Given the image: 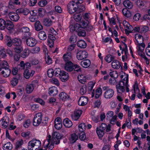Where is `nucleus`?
<instances>
[{
  "label": "nucleus",
  "instance_id": "bb28decb",
  "mask_svg": "<svg viewBox=\"0 0 150 150\" xmlns=\"http://www.w3.org/2000/svg\"><path fill=\"white\" fill-rule=\"evenodd\" d=\"M34 73L35 71H31L30 72L29 70L26 69L24 72L23 76L25 78L28 79L30 76H33Z\"/></svg>",
  "mask_w": 150,
  "mask_h": 150
},
{
  "label": "nucleus",
  "instance_id": "7c9ffc66",
  "mask_svg": "<svg viewBox=\"0 0 150 150\" xmlns=\"http://www.w3.org/2000/svg\"><path fill=\"white\" fill-rule=\"evenodd\" d=\"M91 62L90 60L86 59L81 61V64L84 68H88L91 65Z\"/></svg>",
  "mask_w": 150,
  "mask_h": 150
},
{
  "label": "nucleus",
  "instance_id": "72a5a7b5",
  "mask_svg": "<svg viewBox=\"0 0 150 150\" xmlns=\"http://www.w3.org/2000/svg\"><path fill=\"white\" fill-rule=\"evenodd\" d=\"M78 79L80 83H84L86 81L88 78L84 75H81L78 76Z\"/></svg>",
  "mask_w": 150,
  "mask_h": 150
},
{
  "label": "nucleus",
  "instance_id": "e2e57ef3",
  "mask_svg": "<svg viewBox=\"0 0 150 150\" xmlns=\"http://www.w3.org/2000/svg\"><path fill=\"white\" fill-rule=\"evenodd\" d=\"M18 83V79L16 78H13L11 81V83L13 87L15 86Z\"/></svg>",
  "mask_w": 150,
  "mask_h": 150
},
{
  "label": "nucleus",
  "instance_id": "13d9d810",
  "mask_svg": "<svg viewBox=\"0 0 150 150\" xmlns=\"http://www.w3.org/2000/svg\"><path fill=\"white\" fill-rule=\"evenodd\" d=\"M43 23L45 25L49 26L52 25V22L50 19L46 18L44 20Z\"/></svg>",
  "mask_w": 150,
  "mask_h": 150
},
{
  "label": "nucleus",
  "instance_id": "20e7f679",
  "mask_svg": "<svg viewBox=\"0 0 150 150\" xmlns=\"http://www.w3.org/2000/svg\"><path fill=\"white\" fill-rule=\"evenodd\" d=\"M77 1L74 0L70 2L67 6L68 11L70 13L72 14L77 11Z\"/></svg>",
  "mask_w": 150,
  "mask_h": 150
},
{
  "label": "nucleus",
  "instance_id": "8fccbe9b",
  "mask_svg": "<svg viewBox=\"0 0 150 150\" xmlns=\"http://www.w3.org/2000/svg\"><path fill=\"white\" fill-rule=\"evenodd\" d=\"M5 50V49L3 47H0V56L3 58L7 57Z\"/></svg>",
  "mask_w": 150,
  "mask_h": 150
},
{
  "label": "nucleus",
  "instance_id": "a19ab883",
  "mask_svg": "<svg viewBox=\"0 0 150 150\" xmlns=\"http://www.w3.org/2000/svg\"><path fill=\"white\" fill-rule=\"evenodd\" d=\"M34 88V86L33 84H29L27 85L26 87V92L28 93H30L33 91Z\"/></svg>",
  "mask_w": 150,
  "mask_h": 150
},
{
  "label": "nucleus",
  "instance_id": "f03ea898",
  "mask_svg": "<svg viewBox=\"0 0 150 150\" xmlns=\"http://www.w3.org/2000/svg\"><path fill=\"white\" fill-rule=\"evenodd\" d=\"M120 75L122 80L116 85L117 92L119 93L124 92L125 88L126 92H129V89L128 84V74L121 71L120 73Z\"/></svg>",
  "mask_w": 150,
  "mask_h": 150
},
{
  "label": "nucleus",
  "instance_id": "680f3d73",
  "mask_svg": "<svg viewBox=\"0 0 150 150\" xmlns=\"http://www.w3.org/2000/svg\"><path fill=\"white\" fill-rule=\"evenodd\" d=\"M136 4L138 7L139 8L142 7L145 5L144 2L142 0L137 1L136 2Z\"/></svg>",
  "mask_w": 150,
  "mask_h": 150
},
{
  "label": "nucleus",
  "instance_id": "c9c22d12",
  "mask_svg": "<svg viewBox=\"0 0 150 150\" xmlns=\"http://www.w3.org/2000/svg\"><path fill=\"white\" fill-rule=\"evenodd\" d=\"M59 97L60 99L65 101L69 98V96L65 92H63L59 94Z\"/></svg>",
  "mask_w": 150,
  "mask_h": 150
},
{
  "label": "nucleus",
  "instance_id": "dca6fc26",
  "mask_svg": "<svg viewBox=\"0 0 150 150\" xmlns=\"http://www.w3.org/2000/svg\"><path fill=\"white\" fill-rule=\"evenodd\" d=\"M26 42L28 46L33 47L36 45L37 43V41L35 38L31 37L26 40Z\"/></svg>",
  "mask_w": 150,
  "mask_h": 150
},
{
  "label": "nucleus",
  "instance_id": "5701e85b",
  "mask_svg": "<svg viewBox=\"0 0 150 150\" xmlns=\"http://www.w3.org/2000/svg\"><path fill=\"white\" fill-rule=\"evenodd\" d=\"M135 44L143 42L144 41V38L143 36L139 34L136 33L135 35Z\"/></svg>",
  "mask_w": 150,
  "mask_h": 150
},
{
  "label": "nucleus",
  "instance_id": "6e6552de",
  "mask_svg": "<svg viewBox=\"0 0 150 150\" xmlns=\"http://www.w3.org/2000/svg\"><path fill=\"white\" fill-rule=\"evenodd\" d=\"M122 24L124 27L125 33L127 34H129L130 33L132 32V27L128 22L126 21H124L122 23Z\"/></svg>",
  "mask_w": 150,
  "mask_h": 150
},
{
  "label": "nucleus",
  "instance_id": "473e14b6",
  "mask_svg": "<svg viewBox=\"0 0 150 150\" xmlns=\"http://www.w3.org/2000/svg\"><path fill=\"white\" fill-rule=\"evenodd\" d=\"M89 21H81L80 23H78L79 26V28L82 29H85L87 28L88 25Z\"/></svg>",
  "mask_w": 150,
  "mask_h": 150
},
{
  "label": "nucleus",
  "instance_id": "f8f14e48",
  "mask_svg": "<svg viewBox=\"0 0 150 150\" xmlns=\"http://www.w3.org/2000/svg\"><path fill=\"white\" fill-rule=\"evenodd\" d=\"M8 11V7L5 6L4 4L0 2V17L7 14Z\"/></svg>",
  "mask_w": 150,
  "mask_h": 150
},
{
  "label": "nucleus",
  "instance_id": "4c0bfd02",
  "mask_svg": "<svg viewBox=\"0 0 150 150\" xmlns=\"http://www.w3.org/2000/svg\"><path fill=\"white\" fill-rule=\"evenodd\" d=\"M63 58L66 62L71 61V53L70 52H68L64 54L63 56Z\"/></svg>",
  "mask_w": 150,
  "mask_h": 150
},
{
  "label": "nucleus",
  "instance_id": "4d7b16f0",
  "mask_svg": "<svg viewBox=\"0 0 150 150\" xmlns=\"http://www.w3.org/2000/svg\"><path fill=\"white\" fill-rule=\"evenodd\" d=\"M14 52L18 54H20L23 50V47L21 45L17 46L13 49Z\"/></svg>",
  "mask_w": 150,
  "mask_h": 150
},
{
  "label": "nucleus",
  "instance_id": "49530a36",
  "mask_svg": "<svg viewBox=\"0 0 150 150\" xmlns=\"http://www.w3.org/2000/svg\"><path fill=\"white\" fill-rule=\"evenodd\" d=\"M6 21L4 19L0 18V30H4L6 28Z\"/></svg>",
  "mask_w": 150,
  "mask_h": 150
},
{
  "label": "nucleus",
  "instance_id": "7ed1b4c3",
  "mask_svg": "<svg viewBox=\"0 0 150 150\" xmlns=\"http://www.w3.org/2000/svg\"><path fill=\"white\" fill-rule=\"evenodd\" d=\"M41 146V141L38 139H33L28 142L27 148L28 150H39Z\"/></svg>",
  "mask_w": 150,
  "mask_h": 150
},
{
  "label": "nucleus",
  "instance_id": "6e6d98bb",
  "mask_svg": "<svg viewBox=\"0 0 150 150\" xmlns=\"http://www.w3.org/2000/svg\"><path fill=\"white\" fill-rule=\"evenodd\" d=\"M83 29L79 28L77 31L79 36L84 37L86 35V32Z\"/></svg>",
  "mask_w": 150,
  "mask_h": 150
},
{
  "label": "nucleus",
  "instance_id": "f257e3e1",
  "mask_svg": "<svg viewBox=\"0 0 150 150\" xmlns=\"http://www.w3.org/2000/svg\"><path fill=\"white\" fill-rule=\"evenodd\" d=\"M62 137V135L57 132L53 133L52 136L50 135H48L46 139L44 142L43 146L46 149L52 150L54 147L55 144H59V139Z\"/></svg>",
  "mask_w": 150,
  "mask_h": 150
},
{
  "label": "nucleus",
  "instance_id": "cd10ccee",
  "mask_svg": "<svg viewBox=\"0 0 150 150\" xmlns=\"http://www.w3.org/2000/svg\"><path fill=\"white\" fill-rule=\"evenodd\" d=\"M6 27L10 31H11L14 29V25L13 23L10 20L6 21Z\"/></svg>",
  "mask_w": 150,
  "mask_h": 150
},
{
  "label": "nucleus",
  "instance_id": "de8ad7c7",
  "mask_svg": "<svg viewBox=\"0 0 150 150\" xmlns=\"http://www.w3.org/2000/svg\"><path fill=\"white\" fill-rule=\"evenodd\" d=\"M126 127H127L128 128H130L131 127V123L130 122V119H128V120H127L126 121L125 123H124L122 127V129H124Z\"/></svg>",
  "mask_w": 150,
  "mask_h": 150
},
{
  "label": "nucleus",
  "instance_id": "c756f323",
  "mask_svg": "<svg viewBox=\"0 0 150 150\" xmlns=\"http://www.w3.org/2000/svg\"><path fill=\"white\" fill-rule=\"evenodd\" d=\"M77 5L78 7H77V11L78 12H81L85 9V7L84 5L82 4L83 2L82 1H81V2L77 1Z\"/></svg>",
  "mask_w": 150,
  "mask_h": 150
},
{
  "label": "nucleus",
  "instance_id": "f3484780",
  "mask_svg": "<svg viewBox=\"0 0 150 150\" xmlns=\"http://www.w3.org/2000/svg\"><path fill=\"white\" fill-rule=\"evenodd\" d=\"M54 126L57 129H60L62 127V125L61 118L59 117H57L54 120Z\"/></svg>",
  "mask_w": 150,
  "mask_h": 150
},
{
  "label": "nucleus",
  "instance_id": "ddd939ff",
  "mask_svg": "<svg viewBox=\"0 0 150 150\" xmlns=\"http://www.w3.org/2000/svg\"><path fill=\"white\" fill-rule=\"evenodd\" d=\"M102 93V90L100 88L97 89L95 92L94 90H93L91 93V97L93 98L95 96L96 98H99L101 95Z\"/></svg>",
  "mask_w": 150,
  "mask_h": 150
},
{
  "label": "nucleus",
  "instance_id": "2f4dec72",
  "mask_svg": "<svg viewBox=\"0 0 150 150\" xmlns=\"http://www.w3.org/2000/svg\"><path fill=\"white\" fill-rule=\"evenodd\" d=\"M55 38L52 35H50L47 39V44L50 47H52L54 45V41Z\"/></svg>",
  "mask_w": 150,
  "mask_h": 150
},
{
  "label": "nucleus",
  "instance_id": "a878e982",
  "mask_svg": "<svg viewBox=\"0 0 150 150\" xmlns=\"http://www.w3.org/2000/svg\"><path fill=\"white\" fill-rule=\"evenodd\" d=\"M64 68L67 71H72L74 69L73 63L71 61L66 62L64 66Z\"/></svg>",
  "mask_w": 150,
  "mask_h": 150
},
{
  "label": "nucleus",
  "instance_id": "f704fd0d",
  "mask_svg": "<svg viewBox=\"0 0 150 150\" xmlns=\"http://www.w3.org/2000/svg\"><path fill=\"white\" fill-rule=\"evenodd\" d=\"M78 47L82 48H84L86 47V43L83 40H80L78 41L77 43Z\"/></svg>",
  "mask_w": 150,
  "mask_h": 150
},
{
  "label": "nucleus",
  "instance_id": "37998d69",
  "mask_svg": "<svg viewBox=\"0 0 150 150\" xmlns=\"http://www.w3.org/2000/svg\"><path fill=\"white\" fill-rule=\"evenodd\" d=\"M114 59L115 57L111 55L108 54L105 57L104 59L107 63H110Z\"/></svg>",
  "mask_w": 150,
  "mask_h": 150
},
{
  "label": "nucleus",
  "instance_id": "a211bd4d",
  "mask_svg": "<svg viewBox=\"0 0 150 150\" xmlns=\"http://www.w3.org/2000/svg\"><path fill=\"white\" fill-rule=\"evenodd\" d=\"M9 118L7 116L4 117L0 120V125L4 128H6L8 125Z\"/></svg>",
  "mask_w": 150,
  "mask_h": 150
},
{
  "label": "nucleus",
  "instance_id": "423d86ee",
  "mask_svg": "<svg viewBox=\"0 0 150 150\" xmlns=\"http://www.w3.org/2000/svg\"><path fill=\"white\" fill-rule=\"evenodd\" d=\"M42 115L40 113L36 114L35 116L33 121V125L35 126H38L42 120Z\"/></svg>",
  "mask_w": 150,
  "mask_h": 150
},
{
  "label": "nucleus",
  "instance_id": "9d476101",
  "mask_svg": "<svg viewBox=\"0 0 150 150\" xmlns=\"http://www.w3.org/2000/svg\"><path fill=\"white\" fill-rule=\"evenodd\" d=\"M88 55V53L86 51L80 50L77 53L76 57L78 60H81L86 58Z\"/></svg>",
  "mask_w": 150,
  "mask_h": 150
},
{
  "label": "nucleus",
  "instance_id": "e433bc0d",
  "mask_svg": "<svg viewBox=\"0 0 150 150\" xmlns=\"http://www.w3.org/2000/svg\"><path fill=\"white\" fill-rule=\"evenodd\" d=\"M120 49L122 50L121 52L122 54H123L124 52H128V49L127 45L124 42L119 46Z\"/></svg>",
  "mask_w": 150,
  "mask_h": 150
},
{
  "label": "nucleus",
  "instance_id": "2eb2a0df",
  "mask_svg": "<svg viewBox=\"0 0 150 150\" xmlns=\"http://www.w3.org/2000/svg\"><path fill=\"white\" fill-rule=\"evenodd\" d=\"M88 101V99L87 97L83 96L79 98L78 103L79 105L83 106L87 104Z\"/></svg>",
  "mask_w": 150,
  "mask_h": 150
},
{
  "label": "nucleus",
  "instance_id": "864d4df0",
  "mask_svg": "<svg viewBox=\"0 0 150 150\" xmlns=\"http://www.w3.org/2000/svg\"><path fill=\"white\" fill-rule=\"evenodd\" d=\"M12 148V145L10 142L7 143L3 146V149L4 150H11Z\"/></svg>",
  "mask_w": 150,
  "mask_h": 150
},
{
  "label": "nucleus",
  "instance_id": "052dcab7",
  "mask_svg": "<svg viewBox=\"0 0 150 150\" xmlns=\"http://www.w3.org/2000/svg\"><path fill=\"white\" fill-rule=\"evenodd\" d=\"M74 18L76 21L80 23L82 19V16L79 14H77L75 15Z\"/></svg>",
  "mask_w": 150,
  "mask_h": 150
},
{
  "label": "nucleus",
  "instance_id": "09e8293b",
  "mask_svg": "<svg viewBox=\"0 0 150 150\" xmlns=\"http://www.w3.org/2000/svg\"><path fill=\"white\" fill-rule=\"evenodd\" d=\"M69 27L70 30L71 32H73L75 30L77 31L78 29L79 28V26L78 23H76L74 25H70Z\"/></svg>",
  "mask_w": 150,
  "mask_h": 150
},
{
  "label": "nucleus",
  "instance_id": "3c124183",
  "mask_svg": "<svg viewBox=\"0 0 150 150\" xmlns=\"http://www.w3.org/2000/svg\"><path fill=\"white\" fill-rule=\"evenodd\" d=\"M0 67L1 69H5L6 68H9L8 64V62L5 60H3L0 62Z\"/></svg>",
  "mask_w": 150,
  "mask_h": 150
},
{
  "label": "nucleus",
  "instance_id": "a18cd8bd",
  "mask_svg": "<svg viewBox=\"0 0 150 150\" xmlns=\"http://www.w3.org/2000/svg\"><path fill=\"white\" fill-rule=\"evenodd\" d=\"M35 30L38 31L42 29L43 28L42 25L39 21H37L35 23Z\"/></svg>",
  "mask_w": 150,
  "mask_h": 150
},
{
  "label": "nucleus",
  "instance_id": "39448f33",
  "mask_svg": "<svg viewBox=\"0 0 150 150\" xmlns=\"http://www.w3.org/2000/svg\"><path fill=\"white\" fill-rule=\"evenodd\" d=\"M137 45V50L138 53L139 55L142 58H146L144 53V52L145 45L144 43L142 42L136 44Z\"/></svg>",
  "mask_w": 150,
  "mask_h": 150
},
{
  "label": "nucleus",
  "instance_id": "aec40b11",
  "mask_svg": "<svg viewBox=\"0 0 150 150\" xmlns=\"http://www.w3.org/2000/svg\"><path fill=\"white\" fill-rule=\"evenodd\" d=\"M122 12L123 15L127 18H130L133 15V12L127 8H123Z\"/></svg>",
  "mask_w": 150,
  "mask_h": 150
},
{
  "label": "nucleus",
  "instance_id": "412c9836",
  "mask_svg": "<svg viewBox=\"0 0 150 150\" xmlns=\"http://www.w3.org/2000/svg\"><path fill=\"white\" fill-rule=\"evenodd\" d=\"M133 90L134 91V93L136 94H137V97L139 99L141 98L142 97V95L139 93V89L137 81H136L134 84L133 86Z\"/></svg>",
  "mask_w": 150,
  "mask_h": 150
},
{
  "label": "nucleus",
  "instance_id": "6ab92c4d",
  "mask_svg": "<svg viewBox=\"0 0 150 150\" xmlns=\"http://www.w3.org/2000/svg\"><path fill=\"white\" fill-rule=\"evenodd\" d=\"M11 71V69L9 68H6L3 69H1V68H0V74H2L5 77L8 76Z\"/></svg>",
  "mask_w": 150,
  "mask_h": 150
},
{
  "label": "nucleus",
  "instance_id": "1a4fd4ad",
  "mask_svg": "<svg viewBox=\"0 0 150 150\" xmlns=\"http://www.w3.org/2000/svg\"><path fill=\"white\" fill-rule=\"evenodd\" d=\"M114 94V90L112 89H106L103 93V96L106 99H110L113 96Z\"/></svg>",
  "mask_w": 150,
  "mask_h": 150
},
{
  "label": "nucleus",
  "instance_id": "4468645a",
  "mask_svg": "<svg viewBox=\"0 0 150 150\" xmlns=\"http://www.w3.org/2000/svg\"><path fill=\"white\" fill-rule=\"evenodd\" d=\"M111 66L113 69H118L122 68L121 62L116 59H114L112 62Z\"/></svg>",
  "mask_w": 150,
  "mask_h": 150
},
{
  "label": "nucleus",
  "instance_id": "4be33fe9",
  "mask_svg": "<svg viewBox=\"0 0 150 150\" xmlns=\"http://www.w3.org/2000/svg\"><path fill=\"white\" fill-rule=\"evenodd\" d=\"M124 6L128 9H132L134 6L133 4L130 1L125 0L123 2Z\"/></svg>",
  "mask_w": 150,
  "mask_h": 150
},
{
  "label": "nucleus",
  "instance_id": "79ce46f5",
  "mask_svg": "<svg viewBox=\"0 0 150 150\" xmlns=\"http://www.w3.org/2000/svg\"><path fill=\"white\" fill-rule=\"evenodd\" d=\"M13 44L16 46L21 45L22 41L21 40L18 38H15L12 40Z\"/></svg>",
  "mask_w": 150,
  "mask_h": 150
},
{
  "label": "nucleus",
  "instance_id": "0eeeda50",
  "mask_svg": "<svg viewBox=\"0 0 150 150\" xmlns=\"http://www.w3.org/2000/svg\"><path fill=\"white\" fill-rule=\"evenodd\" d=\"M82 111L80 109H76L71 115V118L74 121H77L82 114Z\"/></svg>",
  "mask_w": 150,
  "mask_h": 150
},
{
  "label": "nucleus",
  "instance_id": "9b49d317",
  "mask_svg": "<svg viewBox=\"0 0 150 150\" xmlns=\"http://www.w3.org/2000/svg\"><path fill=\"white\" fill-rule=\"evenodd\" d=\"M8 15L10 19L13 21L17 22L20 18L18 14L16 12H11Z\"/></svg>",
  "mask_w": 150,
  "mask_h": 150
},
{
  "label": "nucleus",
  "instance_id": "0e129e2a",
  "mask_svg": "<svg viewBox=\"0 0 150 150\" xmlns=\"http://www.w3.org/2000/svg\"><path fill=\"white\" fill-rule=\"evenodd\" d=\"M95 83L93 81L89 82L88 84L87 88L88 90L91 91L94 86Z\"/></svg>",
  "mask_w": 150,
  "mask_h": 150
},
{
  "label": "nucleus",
  "instance_id": "393cba45",
  "mask_svg": "<svg viewBox=\"0 0 150 150\" xmlns=\"http://www.w3.org/2000/svg\"><path fill=\"white\" fill-rule=\"evenodd\" d=\"M58 92L57 88L55 86H52L49 89V93L51 96H55L57 94Z\"/></svg>",
  "mask_w": 150,
  "mask_h": 150
},
{
  "label": "nucleus",
  "instance_id": "58836bf2",
  "mask_svg": "<svg viewBox=\"0 0 150 150\" xmlns=\"http://www.w3.org/2000/svg\"><path fill=\"white\" fill-rule=\"evenodd\" d=\"M96 132L99 139H102L105 134V132L98 129V127H97L96 128Z\"/></svg>",
  "mask_w": 150,
  "mask_h": 150
},
{
  "label": "nucleus",
  "instance_id": "c03bdc74",
  "mask_svg": "<svg viewBox=\"0 0 150 150\" xmlns=\"http://www.w3.org/2000/svg\"><path fill=\"white\" fill-rule=\"evenodd\" d=\"M78 139V136L75 134H73L71 135L69 138V141L72 143L75 142Z\"/></svg>",
  "mask_w": 150,
  "mask_h": 150
},
{
  "label": "nucleus",
  "instance_id": "bf43d9fd",
  "mask_svg": "<svg viewBox=\"0 0 150 150\" xmlns=\"http://www.w3.org/2000/svg\"><path fill=\"white\" fill-rule=\"evenodd\" d=\"M117 119V116L116 115H115L114 117L111 118L109 120H110V124L112 125H114L115 124Z\"/></svg>",
  "mask_w": 150,
  "mask_h": 150
},
{
  "label": "nucleus",
  "instance_id": "69168bd1",
  "mask_svg": "<svg viewBox=\"0 0 150 150\" xmlns=\"http://www.w3.org/2000/svg\"><path fill=\"white\" fill-rule=\"evenodd\" d=\"M23 140L22 139H20L18 140L16 144V148L17 149L21 146L23 144Z\"/></svg>",
  "mask_w": 150,
  "mask_h": 150
},
{
  "label": "nucleus",
  "instance_id": "5fc2aeb1",
  "mask_svg": "<svg viewBox=\"0 0 150 150\" xmlns=\"http://www.w3.org/2000/svg\"><path fill=\"white\" fill-rule=\"evenodd\" d=\"M78 129L80 132H84L85 130L86 126L85 123H81L78 126Z\"/></svg>",
  "mask_w": 150,
  "mask_h": 150
},
{
  "label": "nucleus",
  "instance_id": "ea45409f",
  "mask_svg": "<svg viewBox=\"0 0 150 150\" xmlns=\"http://www.w3.org/2000/svg\"><path fill=\"white\" fill-rule=\"evenodd\" d=\"M38 37L40 39L44 40L47 38V35L44 31H42L39 33Z\"/></svg>",
  "mask_w": 150,
  "mask_h": 150
},
{
  "label": "nucleus",
  "instance_id": "338daca9",
  "mask_svg": "<svg viewBox=\"0 0 150 150\" xmlns=\"http://www.w3.org/2000/svg\"><path fill=\"white\" fill-rule=\"evenodd\" d=\"M63 71H61L59 68H56L55 69L54 71V74L56 76H60L62 74V72Z\"/></svg>",
  "mask_w": 150,
  "mask_h": 150
},
{
  "label": "nucleus",
  "instance_id": "774afa93",
  "mask_svg": "<svg viewBox=\"0 0 150 150\" xmlns=\"http://www.w3.org/2000/svg\"><path fill=\"white\" fill-rule=\"evenodd\" d=\"M38 12L39 16L40 17L43 16L45 14V10L42 8L38 9Z\"/></svg>",
  "mask_w": 150,
  "mask_h": 150
},
{
  "label": "nucleus",
  "instance_id": "603ef678",
  "mask_svg": "<svg viewBox=\"0 0 150 150\" xmlns=\"http://www.w3.org/2000/svg\"><path fill=\"white\" fill-rule=\"evenodd\" d=\"M29 54V50L27 48H25L23 52L21 54V57L25 58L27 57Z\"/></svg>",
  "mask_w": 150,
  "mask_h": 150
},
{
  "label": "nucleus",
  "instance_id": "b1692460",
  "mask_svg": "<svg viewBox=\"0 0 150 150\" xmlns=\"http://www.w3.org/2000/svg\"><path fill=\"white\" fill-rule=\"evenodd\" d=\"M59 76L61 80L63 82L67 81L69 79L68 74L64 71L62 72V74Z\"/></svg>",
  "mask_w": 150,
  "mask_h": 150
},
{
  "label": "nucleus",
  "instance_id": "c85d7f7f",
  "mask_svg": "<svg viewBox=\"0 0 150 150\" xmlns=\"http://www.w3.org/2000/svg\"><path fill=\"white\" fill-rule=\"evenodd\" d=\"M63 122L64 125L67 128H70L73 125V123L68 118L64 119Z\"/></svg>",
  "mask_w": 150,
  "mask_h": 150
}]
</instances>
